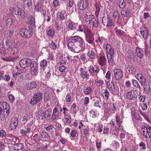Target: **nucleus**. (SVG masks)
<instances>
[{"instance_id": "nucleus-44", "label": "nucleus", "mask_w": 151, "mask_h": 151, "mask_svg": "<svg viewBox=\"0 0 151 151\" xmlns=\"http://www.w3.org/2000/svg\"><path fill=\"white\" fill-rule=\"evenodd\" d=\"M132 83L134 86L139 88H140V87L139 85L138 82L137 81L133 80H132Z\"/></svg>"}, {"instance_id": "nucleus-26", "label": "nucleus", "mask_w": 151, "mask_h": 151, "mask_svg": "<svg viewBox=\"0 0 151 151\" xmlns=\"http://www.w3.org/2000/svg\"><path fill=\"white\" fill-rule=\"evenodd\" d=\"M5 24L4 25V27L7 28L9 26H10L12 23V20L11 18L7 19L5 22Z\"/></svg>"}, {"instance_id": "nucleus-12", "label": "nucleus", "mask_w": 151, "mask_h": 151, "mask_svg": "<svg viewBox=\"0 0 151 151\" xmlns=\"http://www.w3.org/2000/svg\"><path fill=\"white\" fill-rule=\"evenodd\" d=\"M18 124V119L17 118L12 119L11 123L9 125L10 129L11 130H13L16 128Z\"/></svg>"}, {"instance_id": "nucleus-63", "label": "nucleus", "mask_w": 151, "mask_h": 151, "mask_svg": "<svg viewBox=\"0 0 151 151\" xmlns=\"http://www.w3.org/2000/svg\"><path fill=\"white\" fill-rule=\"evenodd\" d=\"M53 128L54 127L52 125H49L45 128L47 131L49 132L50 130H52Z\"/></svg>"}, {"instance_id": "nucleus-48", "label": "nucleus", "mask_w": 151, "mask_h": 151, "mask_svg": "<svg viewBox=\"0 0 151 151\" xmlns=\"http://www.w3.org/2000/svg\"><path fill=\"white\" fill-rule=\"evenodd\" d=\"M92 89L90 87H87L86 89L84 90V93L86 94H88L91 92Z\"/></svg>"}, {"instance_id": "nucleus-5", "label": "nucleus", "mask_w": 151, "mask_h": 151, "mask_svg": "<svg viewBox=\"0 0 151 151\" xmlns=\"http://www.w3.org/2000/svg\"><path fill=\"white\" fill-rule=\"evenodd\" d=\"M37 65L36 61L32 60L29 66L31 73L33 75H35L37 72Z\"/></svg>"}, {"instance_id": "nucleus-45", "label": "nucleus", "mask_w": 151, "mask_h": 151, "mask_svg": "<svg viewBox=\"0 0 151 151\" xmlns=\"http://www.w3.org/2000/svg\"><path fill=\"white\" fill-rule=\"evenodd\" d=\"M47 64V62L45 60L41 61L40 63V66L42 68H44L46 66Z\"/></svg>"}, {"instance_id": "nucleus-25", "label": "nucleus", "mask_w": 151, "mask_h": 151, "mask_svg": "<svg viewBox=\"0 0 151 151\" xmlns=\"http://www.w3.org/2000/svg\"><path fill=\"white\" fill-rule=\"evenodd\" d=\"M127 57L128 58L131 60H132L134 59L135 58H136V56L134 55L133 52L131 51H128Z\"/></svg>"}, {"instance_id": "nucleus-34", "label": "nucleus", "mask_w": 151, "mask_h": 151, "mask_svg": "<svg viewBox=\"0 0 151 151\" xmlns=\"http://www.w3.org/2000/svg\"><path fill=\"white\" fill-rule=\"evenodd\" d=\"M81 76L83 78H86V79H88L89 77V75L88 74L87 72L86 71H83L81 73Z\"/></svg>"}, {"instance_id": "nucleus-43", "label": "nucleus", "mask_w": 151, "mask_h": 151, "mask_svg": "<svg viewBox=\"0 0 151 151\" xmlns=\"http://www.w3.org/2000/svg\"><path fill=\"white\" fill-rule=\"evenodd\" d=\"M40 135L41 137L45 139L47 138L49 135L48 134L44 131L41 132L40 133Z\"/></svg>"}, {"instance_id": "nucleus-35", "label": "nucleus", "mask_w": 151, "mask_h": 151, "mask_svg": "<svg viewBox=\"0 0 151 151\" xmlns=\"http://www.w3.org/2000/svg\"><path fill=\"white\" fill-rule=\"evenodd\" d=\"M35 22L34 18H32L31 20L29 21V23H30L31 24L29 26V31H31V32H32L33 29L32 26H34L35 25Z\"/></svg>"}, {"instance_id": "nucleus-49", "label": "nucleus", "mask_w": 151, "mask_h": 151, "mask_svg": "<svg viewBox=\"0 0 151 151\" xmlns=\"http://www.w3.org/2000/svg\"><path fill=\"white\" fill-rule=\"evenodd\" d=\"M116 121L118 125L120 126V124L122 123V121H120V118L119 116H118V115H116Z\"/></svg>"}, {"instance_id": "nucleus-14", "label": "nucleus", "mask_w": 151, "mask_h": 151, "mask_svg": "<svg viewBox=\"0 0 151 151\" xmlns=\"http://www.w3.org/2000/svg\"><path fill=\"white\" fill-rule=\"evenodd\" d=\"M107 86L109 90L112 93H114L115 91V84L113 81H112L110 83V82H107Z\"/></svg>"}, {"instance_id": "nucleus-58", "label": "nucleus", "mask_w": 151, "mask_h": 151, "mask_svg": "<svg viewBox=\"0 0 151 151\" xmlns=\"http://www.w3.org/2000/svg\"><path fill=\"white\" fill-rule=\"evenodd\" d=\"M84 19H85L90 17V16H91V15H93L91 14V13L90 12L88 11V12H86L85 14H84Z\"/></svg>"}, {"instance_id": "nucleus-42", "label": "nucleus", "mask_w": 151, "mask_h": 151, "mask_svg": "<svg viewBox=\"0 0 151 151\" xmlns=\"http://www.w3.org/2000/svg\"><path fill=\"white\" fill-rule=\"evenodd\" d=\"M95 55V54L94 52L93 51H89L88 53V56L90 58H94Z\"/></svg>"}, {"instance_id": "nucleus-15", "label": "nucleus", "mask_w": 151, "mask_h": 151, "mask_svg": "<svg viewBox=\"0 0 151 151\" xmlns=\"http://www.w3.org/2000/svg\"><path fill=\"white\" fill-rule=\"evenodd\" d=\"M135 50L137 56L140 59L142 58L144 55L143 51L139 47H137Z\"/></svg>"}, {"instance_id": "nucleus-38", "label": "nucleus", "mask_w": 151, "mask_h": 151, "mask_svg": "<svg viewBox=\"0 0 151 151\" xmlns=\"http://www.w3.org/2000/svg\"><path fill=\"white\" fill-rule=\"evenodd\" d=\"M112 26H114L113 22L111 18L108 17L107 18V27H111Z\"/></svg>"}, {"instance_id": "nucleus-50", "label": "nucleus", "mask_w": 151, "mask_h": 151, "mask_svg": "<svg viewBox=\"0 0 151 151\" xmlns=\"http://www.w3.org/2000/svg\"><path fill=\"white\" fill-rule=\"evenodd\" d=\"M113 17L115 19H117V17L119 18V14L117 11H115L113 14Z\"/></svg>"}, {"instance_id": "nucleus-37", "label": "nucleus", "mask_w": 151, "mask_h": 151, "mask_svg": "<svg viewBox=\"0 0 151 151\" xmlns=\"http://www.w3.org/2000/svg\"><path fill=\"white\" fill-rule=\"evenodd\" d=\"M64 118L66 120V123L70 124L71 120V116L68 114H65L64 115Z\"/></svg>"}, {"instance_id": "nucleus-33", "label": "nucleus", "mask_w": 151, "mask_h": 151, "mask_svg": "<svg viewBox=\"0 0 151 151\" xmlns=\"http://www.w3.org/2000/svg\"><path fill=\"white\" fill-rule=\"evenodd\" d=\"M23 4L24 5H26L28 7H29L32 4V0H22Z\"/></svg>"}, {"instance_id": "nucleus-36", "label": "nucleus", "mask_w": 151, "mask_h": 151, "mask_svg": "<svg viewBox=\"0 0 151 151\" xmlns=\"http://www.w3.org/2000/svg\"><path fill=\"white\" fill-rule=\"evenodd\" d=\"M145 130H146L147 133H148L149 137L151 136V128L149 125H148L146 127H145L143 129Z\"/></svg>"}, {"instance_id": "nucleus-8", "label": "nucleus", "mask_w": 151, "mask_h": 151, "mask_svg": "<svg viewBox=\"0 0 151 151\" xmlns=\"http://www.w3.org/2000/svg\"><path fill=\"white\" fill-rule=\"evenodd\" d=\"M42 97L41 94L40 92H37L31 99L30 102V104L33 105L37 104L40 101Z\"/></svg>"}, {"instance_id": "nucleus-59", "label": "nucleus", "mask_w": 151, "mask_h": 151, "mask_svg": "<svg viewBox=\"0 0 151 151\" xmlns=\"http://www.w3.org/2000/svg\"><path fill=\"white\" fill-rule=\"evenodd\" d=\"M66 69L64 65H61L59 67V70L61 72H64Z\"/></svg>"}, {"instance_id": "nucleus-19", "label": "nucleus", "mask_w": 151, "mask_h": 151, "mask_svg": "<svg viewBox=\"0 0 151 151\" xmlns=\"http://www.w3.org/2000/svg\"><path fill=\"white\" fill-rule=\"evenodd\" d=\"M88 70L91 73H98L99 71V69L98 66H96L94 67L92 65H90L88 68Z\"/></svg>"}, {"instance_id": "nucleus-46", "label": "nucleus", "mask_w": 151, "mask_h": 151, "mask_svg": "<svg viewBox=\"0 0 151 151\" xmlns=\"http://www.w3.org/2000/svg\"><path fill=\"white\" fill-rule=\"evenodd\" d=\"M49 45H50V47L52 49L55 50L57 48V45L52 41H51Z\"/></svg>"}, {"instance_id": "nucleus-56", "label": "nucleus", "mask_w": 151, "mask_h": 151, "mask_svg": "<svg viewBox=\"0 0 151 151\" xmlns=\"http://www.w3.org/2000/svg\"><path fill=\"white\" fill-rule=\"evenodd\" d=\"M95 6L96 7V12L99 14L100 11V8H99V5L97 3H96L95 4Z\"/></svg>"}, {"instance_id": "nucleus-60", "label": "nucleus", "mask_w": 151, "mask_h": 151, "mask_svg": "<svg viewBox=\"0 0 151 151\" xmlns=\"http://www.w3.org/2000/svg\"><path fill=\"white\" fill-rule=\"evenodd\" d=\"M28 118V116L24 115L22 118V120L24 123H25L27 122Z\"/></svg>"}, {"instance_id": "nucleus-55", "label": "nucleus", "mask_w": 151, "mask_h": 151, "mask_svg": "<svg viewBox=\"0 0 151 151\" xmlns=\"http://www.w3.org/2000/svg\"><path fill=\"white\" fill-rule=\"evenodd\" d=\"M78 25V28L77 29L78 31L81 32H85V31L84 30V27L83 26L80 25Z\"/></svg>"}, {"instance_id": "nucleus-17", "label": "nucleus", "mask_w": 151, "mask_h": 151, "mask_svg": "<svg viewBox=\"0 0 151 151\" xmlns=\"http://www.w3.org/2000/svg\"><path fill=\"white\" fill-rule=\"evenodd\" d=\"M98 62L101 66H103L106 65L107 60L104 56H101L98 59Z\"/></svg>"}, {"instance_id": "nucleus-22", "label": "nucleus", "mask_w": 151, "mask_h": 151, "mask_svg": "<svg viewBox=\"0 0 151 151\" xmlns=\"http://www.w3.org/2000/svg\"><path fill=\"white\" fill-rule=\"evenodd\" d=\"M106 54H114V49H112L111 46L109 44H107L106 46Z\"/></svg>"}, {"instance_id": "nucleus-52", "label": "nucleus", "mask_w": 151, "mask_h": 151, "mask_svg": "<svg viewBox=\"0 0 151 151\" xmlns=\"http://www.w3.org/2000/svg\"><path fill=\"white\" fill-rule=\"evenodd\" d=\"M58 113H53L51 119L53 121L55 120L58 117Z\"/></svg>"}, {"instance_id": "nucleus-47", "label": "nucleus", "mask_w": 151, "mask_h": 151, "mask_svg": "<svg viewBox=\"0 0 151 151\" xmlns=\"http://www.w3.org/2000/svg\"><path fill=\"white\" fill-rule=\"evenodd\" d=\"M115 31L116 34L118 35H122L124 34V32L121 30H119L116 28L115 29Z\"/></svg>"}, {"instance_id": "nucleus-53", "label": "nucleus", "mask_w": 151, "mask_h": 151, "mask_svg": "<svg viewBox=\"0 0 151 151\" xmlns=\"http://www.w3.org/2000/svg\"><path fill=\"white\" fill-rule=\"evenodd\" d=\"M18 49L16 47H14L12 48L11 53L13 55L16 54L18 52Z\"/></svg>"}, {"instance_id": "nucleus-20", "label": "nucleus", "mask_w": 151, "mask_h": 151, "mask_svg": "<svg viewBox=\"0 0 151 151\" xmlns=\"http://www.w3.org/2000/svg\"><path fill=\"white\" fill-rule=\"evenodd\" d=\"M125 69L127 71V72H128L129 74L133 73L135 71V69L131 65H126Z\"/></svg>"}, {"instance_id": "nucleus-11", "label": "nucleus", "mask_w": 151, "mask_h": 151, "mask_svg": "<svg viewBox=\"0 0 151 151\" xmlns=\"http://www.w3.org/2000/svg\"><path fill=\"white\" fill-rule=\"evenodd\" d=\"M94 40V38L93 36L92 32L90 31H88L86 36V41L88 43L92 44Z\"/></svg>"}, {"instance_id": "nucleus-6", "label": "nucleus", "mask_w": 151, "mask_h": 151, "mask_svg": "<svg viewBox=\"0 0 151 151\" xmlns=\"http://www.w3.org/2000/svg\"><path fill=\"white\" fill-rule=\"evenodd\" d=\"M20 33L22 36L24 38H29L32 35V32L26 29H22L20 31Z\"/></svg>"}, {"instance_id": "nucleus-16", "label": "nucleus", "mask_w": 151, "mask_h": 151, "mask_svg": "<svg viewBox=\"0 0 151 151\" xmlns=\"http://www.w3.org/2000/svg\"><path fill=\"white\" fill-rule=\"evenodd\" d=\"M139 31L143 38L146 39L147 38L148 34V29L146 28L143 29L141 28Z\"/></svg>"}, {"instance_id": "nucleus-62", "label": "nucleus", "mask_w": 151, "mask_h": 151, "mask_svg": "<svg viewBox=\"0 0 151 151\" xmlns=\"http://www.w3.org/2000/svg\"><path fill=\"white\" fill-rule=\"evenodd\" d=\"M136 77L137 79L139 80V79H142V78H144V76L141 74H137L136 76Z\"/></svg>"}, {"instance_id": "nucleus-4", "label": "nucleus", "mask_w": 151, "mask_h": 151, "mask_svg": "<svg viewBox=\"0 0 151 151\" xmlns=\"http://www.w3.org/2000/svg\"><path fill=\"white\" fill-rule=\"evenodd\" d=\"M84 19L87 23L92 25L93 27H96L98 25V20H96V18L93 15L85 18Z\"/></svg>"}, {"instance_id": "nucleus-18", "label": "nucleus", "mask_w": 151, "mask_h": 151, "mask_svg": "<svg viewBox=\"0 0 151 151\" xmlns=\"http://www.w3.org/2000/svg\"><path fill=\"white\" fill-rule=\"evenodd\" d=\"M117 5L121 9H123L126 7V3L124 0H117Z\"/></svg>"}, {"instance_id": "nucleus-27", "label": "nucleus", "mask_w": 151, "mask_h": 151, "mask_svg": "<svg viewBox=\"0 0 151 151\" xmlns=\"http://www.w3.org/2000/svg\"><path fill=\"white\" fill-rule=\"evenodd\" d=\"M37 116L39 119L43 120L45 118L44 112L42 110H40L37 113Z\"/></svg>"}, {"instance_id": "nucleus-24", "label": "nucleus", "mask_w": 151, "mask_h": 151, "mask_svg": "<svg viewBox=\"0 0 151 151\" xmlns=\"http://www.w3.org/2000/svg\"><path fill=\"white\" fill-rule=\"evenodd\" d=\"M52 109L50 108L47 109L44 113L45 119H47L48 117H50L51 115Z\"/></svg>"}, {"instance_id": "nucleus-30", "label": "nucleus", "mask_w": 151, "mask_h": 151, "mask_svg": "<svg viewBox=\"0 0 151 151\" xmlns=\"http://www.w3.org/2000/svg\"><path fill=\"white\" fill-rule=\"evenodd\" d=\"M143 88L145 91L147 93H148L149 94H150L151 93V92L150 91V88L149 84H145Z\"/></svg>"}, {"instance_id": "nucleus-7", "label": "nucleus", "mask_w": 151, "mask_h": 151, "mask_svg": "<svg viewBox=\"0 0 151 151\" xmlns=\"http://www.w3.org/2000/svg\"><path fill=\"white\" fill-rule=\"evenodd\" d=\"M32 60L27 58L22 59L19 62V65L22 68H26L29 66Z\"/></svg>"}, {"instance_id": "nucleus-9", "label": "nucleus", "mask_w": 151, "mask_h": 151, "mask_svg": "<svg viewBox=\"0 0 151 151\" xmlns=\"http://www.w3.org/2000/svg\"><path fill=\"white\" fill-rule=\"evenodd\" d=\"M87 5L86 0H80L78 2V7L80 10H83L86 8Z\"/></svg>"}, {"instance_id": "nucleus-13", "label": "nucleus", "mask_w": 151, "mask_h": 151, "mask_svg": "<svg viewBox=\"0 0 151 151\" xmlns=\"http://www.w3.org/2000/svg\"><path fill=\"white\" fill-rule=\"evenodd\" d=\"M121 15L124 18L129 17L131 14L130 10L128 9H122L121 12Z\"/></svg>"}, {"instance_id": "nucleus-3", "label": "nucleus", "mask_w": 151, "mask_h": 151, "mask_svg": "<svg viewBox=\"0 0 151 151\" xmlns=\"http://www.w3.org/2000/svg\"><path fill=\"white\" fill-rule=\"evenodd\" d=\"M138 93L136 90H132L128 92L126 94V98L128 100L135 101L137 100Z\"/></svg>"}, {"instance_id": "nucleus-57", "label": "nucleus", "mask_w": 151, "mask_h": 151, "mask_svg": "<svg viewBox=\"0 0 151 151\" xmlns=\"http://www.w3.org/2000/svg\"><path fill=\"white\" fill-rule=\"evenodd\" d=\"M100 101H97L94 103V106L96 107H98L101 108V106L100 105L101 104Z\"/></svg>"}, {"instance_id": "nucleus-28", "label": "nucleus", "mask_w": 151, "mask_h": 151, "mask_svg": "<svg viewBox=\"0 0 151 151\" xmlns=\"http://www.w3.org/2000/svg\"><path fill=\"white\" fill-rule=\"evenodd\" d=\"M56 15L57 19L58 20H62L65 18L64 14H62L61 12H57Z\"/></svg>"}, {"instance_id": "nucleus-40", "label": "nucleus", "mask_w": 151, "mask_h": 151, "mask_svg": "<svg viewBox=\"0 0 151 151\" xmlns=\"http://www.w3.org/2000/svg\"><path fill=\"white\" fill-rule=\"evenodd\" d=\"M102 95H104L105 99L107 100L109 99V97L110 94L107 90V89H105L104 90V92L102 93Z\"/></svg>"}, {"instance_id": "nucleus-64", "label": "nucleus", "mask_w": 151, "mask_h": 151, "mask_svg": "<svg viewBox=\"0 0 151 151\" xmlns=\"http://www.w3.org/2000/svg\"><path fill=\"white\" fill-rule=\"evenodd\" d=\"M6 134L5 132L3 130H1L0 131V136L1 137H4Z\"/></svg>"}, {"instance_id": "nucleus-10", "label": "nucleus", "mask_w": 151, "mask_h": 151, "mask_svg": "<svg viewBox=\"0 0 151 151\" xmlns=\"http://www.w3.org/2000/svg\"><path fill=\"white\" fill-rule=\"evenodd\" d=\"M114 74L116 80L117 81L121 79L123 76V73L120 69H117L114 71Z\"/></svg>"}, {"instance_id": "nucleus-51", "label": "nucleus", "mask_w": 151, "mask_h": 151, "mask_svg": "<svg viewBox=\"0 0 151 151\" xmlns=\"http://www.w3.org/2000/svg\"><path fill=\"white\" fill-rule=\"evenodd\" d=\"M132 118L137 120H140V116L137 114L135 113L132 116Z\"/></svg>"}, {"instance_id": "nucleus-23", "label": "nucleus", "mask_w": 151, "mask_h": 151, "mask_svg": "<svg viewBox=\"0 0 151 151\" xmlns=\"http://www.w3.org/2000/svg\"><path fill=\"white\" fill-rule=\"evenodd\" d=\"M14 148L15 150H22L24 148L23 145L22 143H17L14 145Z\"/></svg>"}, {"instance_id": "nucleus-21", "label": "nucleus", "mask_w": 151, "mask_h": 151, "mask_svg": "<svg viewBox=\"0 0 151 151\" xmlns=\"http://www.w3.org/2000/svg\"><path fill=\"white\" fill-rule=\"evenodd\" d=\"M0 107H2V111L4 112V111L7 108H10L9 105L8 103H7L6 102L2 101L0 102Z\"/></svg>"}, {"instance_id": "nucleus-41", "label": "nucleus", "mask_w": 151, "mask_h": 151, "mask_svg": "<svg viewBox=\"0 0 151 151\" xmlns=\"http://www.w3.org/2000/svg\"><path fill=\"white\" fill-rule=\"evenodd\" d=\"M55 30L54 29H50L48 31L47 35L48 36L53 37L55 34Z\"/></svg>"}, {"instance_id": "nucleus-39", "label": "nucleus", "mask_w": 151, "mask_h": 151, "mask_svg": "<svg viewBox=\"0 0 151 151\" xmlns=\"http://www.w3.org/2000/svg\"><path fill=\"white\" fill-rule=\"evenodd\" d=\"M19 9L18 8H12L10 9V11L11 13L14 14H15L18 15Z\"/></svg>"}, {"instance_id": "nucleus-31", "label": "nucleus", "mask_w": 151, "mask_h": 151, "mask_svg": "<svg viewBox=\"0 0 151 151\" xmlns=\"http://www.w3.org/2000/svg\"><path fill=\"white\" fill-rule=\"evenodd\" d=\"M37 86V84L35 82H32L28 84L27 89H31L33 88H35Z\"/></svg>"}, {"instance_id": "nucleus-2", "label": "nucleus", "mask_w": 151, "mask_h": 151, "mask_svg": "<svg viewBox=\"0 0 151 151\" xmlns=\"http://www.w3.org/2000/svg\"><path fill=\"white\" fill-rule=\"evenodd\" d=\"M12 43L9 41H6L5 43L3 41V44L1 48H0V53L1 54L7 53L11 48Z\"/></svg>"}, {"instance_id": "nucleus-32", "label": "nucleus", "mask_w": 151, "mask_h": 151, "mask_svg": "<svg viewBox=\"0 0 151 151\" xmlns=\"http://www.w3.org/2000/svg\"><path fill=\"white\" fill-rule=\"evenodd\" d=\"M107 57L108 59V62L109 63H112L114 62V60L113 59V57L114 54L107 53Z\"/></svg>"}, {"instance_id": "nucleus-1", "label": "nucleus", "mask_w": 151, "mask_h": 151, "mask_svg": "<svg viewBox=\"0 0 151 151\" xmlns=\"http://www.w3.org/2000/svg\"><path fill=\"white\" fill-rule=\"evenodd\" d=\"M84 41L83 38L78 36L71 37L68 41V49L73 52L78 53L84 45Z\"/></svg>"}, {"instance_id": "nucleus-29", "label": "nucleus", "mask_w": 151, "mask_h": 151, "mask_svg": "<svg viewBox=\"0 0 151 151\" xmlns=\"http://www.w3.org/2000/svg\"><path fill=\"white\" fill-rule=\"evenodd\" d=\"M19 13H18V16L19 17L24 18L26 17V14L21 9H20L19 11Z\"/></svg>"}, {"instance_id": "nucleus-54", "label": "nucleus", "mask_w": 151, "mask_h": 151, "mask_svg": "<svg viewBox=\"0 0 151 151\" xmlns=\"http://www.w3.org/2000/svg\"><path fill=\"white\" fill-rule=\"evenodd\" d=\"M77 132L76 130H72L71 132L70 135L71 136L73 137L74 138L76 136V135L77 134Z\"/></svg>"}, {"instance_id": "nucleus-61", "label": "nucleus", "mask_w": 151, "mask_h": 151, "mask_svg": "<svg viewBox=\"0 0 151 151\" xmlns=\"http://www.w3.org/2000/svg\"><path fill=\"white\" fill-rule=\"evenodd\" d=\"M74 1L73 0H69L68 3V6L70 7H71L73 5Z\"/></svg>"}]
</instances>
